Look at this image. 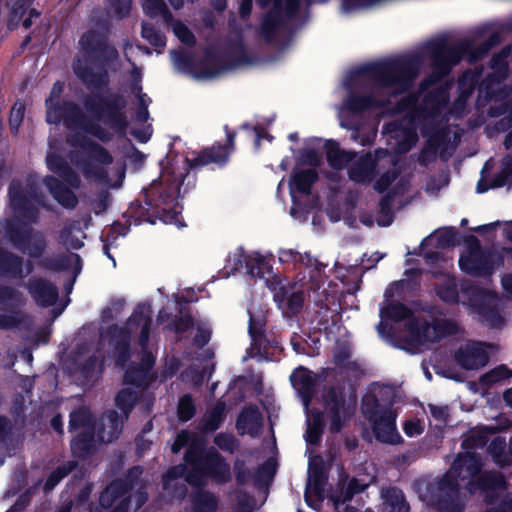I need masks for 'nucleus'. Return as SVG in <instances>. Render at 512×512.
<instances>
[{"label":"nucleus","mask_w":512,"mask_h":512,"mask_svg":"<svg viewBox=\"0 0 512 512\" xmlns=\"http://www.w3.org/2000/svg\"><path fill=\"white\" fill-rule=\"evenodd\" d=\"M153 303L151 299L138 302L131 315L125 320H153Z\"/></svg>","instance_id":"obj_51"},{"label":"nucleus","mask_w":512,"mask_h":512,"mask_svg":"<svg viewBox=\"0 0 512 512\" xmlns=\"http://www.w3.org/2000/svg\"><path fill=\"white\" fill-rule=\"evenodd\" d=\"M328 397L330 399L327 400L326 406L329 412L330 429L336 432L340 430L343 421L350 415V408L334 391H331Z\"/></svg>","instance_id":"obj_34"},{"label":"nucleus","mask_w":512,"mask_h":512,"mask_svg":"<svg viewBox=\"0 0 512 512\" xmlns=\"http://www.w3.org/2000/svg\"><path fill=\"white\" fill-rule=\"evenodd\" d=\"M494 431L495 428L492 426L480 427L470 431L463 442V447L467 450L483 447L487 441V435L494 433Z\"/></svg>","instance_id":"obj_45"},{"label":"nucleus","mask_w":512,"mask_h":512,"mask_svg":"<svg viewBox=\"0 0 512 512\" xmlns=\"http://www.w3.org/2000/svg\"><path fill=\"white\" fill-rule=\"evenodd\" d=\"M46 165L62 181L55 176L47 175L44 178V185L62 207L74 209L78 204V198L69 187L78 189L81 184L80 176L61 155L54 152L47 154Z\"/></svg>","instance_id":"obj_9"},{"label":"nucleus","mask_w":512,"mask_h":512,"mask_svg":"<svg viewBox=\"0 0 512 512\" xmlns=\"http://www.w3.org/2000/svg\"><path fill=\"white\" fill-rule=\"evenodd\" d=\"M322 460L315 456L309 461L308 483L305 491L306 503L316 509L320 500L323 499L324 474L321 469Z\"/></svg>","instance_id":"obj_23"},{"label":"nucleus","mask_w":512,"mask_h":512,"mask_svg":"<svg viewBox=\"0 0 512 512\" xmlns=\"http://www.w3.org/2000/svg\"><path fill=\"white\" fill-rule=\"evenodd\" d=\"M137 399V392L127 387L121 390L117 395L116 405L120 410L127 414L132 409Z\"/></svg>","instance_id":"obj_52"},{"label":"nucleus","mask_w":512,"mask_h":512,"mask_svg":"<svg viewBox=\"0 0 512 512\" xmlns=\"http://www.w3.org/2000/svg\"><path fill=\"white\" fill-rule=\"evenodd\" d=\"M109 8L117 19L126 18L132 8L131 0H108Z\"/></svg>","instance_id":"obj_60"},{"label":"nucleus","mask_w":512,"mask_h":512,"mask_svg":"<svg viewBox=\"0 0 512 512\" xmlns=\"http://www.w3.org/2000/svg\"><path fill=\"white\" fill-rule=\"evenodd\" d=\"M400 170L397 168L389 169L384 172L374 183V189L378 193H384L388 190L390 185L399 177Z\"/></svg>","instance_id":"obj_56"},{"label":"nucleus","mask_w":512,"mask_h":512,"mask_svg":"<svg viewBox=\"0 0 512 512\" xmlns=\"http://www.w3.org/2000/svg\"><path fill=\"white\" fill-rule=\"evenodd\" d=\"M21 293L10 286L0 285V305L16 304L20 301Z\"/></svg>","instance_id":"obj_61"},{"label":"nucleus","mask_w":512,"mask_h":512,"mask_svg":"<svg viewBox=\"0 0 512 512\" xmlns=\"http://www.w3.org/2000/svg\"><path fill=\"white\" fill-rule=\"evenodd\" d=\"M491 344L470 341L460 346L455 354L457 363L466 370L484 367L489 361Z\"/></svg>","instance_id":"obj_18"},{"label":"nucleus","mask_w":512,"mask_h":512,"mask_svg":"<svg viewBox=\"0 0 512 512\" xmlns=\"http://www.w3.org/2000/svg\"><path fill=\"white\" fill-rule=\"evenodd\" d=\"M436 295L445 303L456 304L459 301V288L456 277L447 275L434 287Z\"/></svg>","instance_id":"obj_38"},{"label":"nucleus","mask_w":512,"mask_h":512,"mask_svg":"<svg viewBox=\"0 0 512 512\" xmlns=\"http://www.w3.org/2000/svg\"><path fill=\"white\" fill-rule=\"evenodd\" d=\"M261 8L270 9L263 15L259 36L267 44L277 43V35L281 29H289V21L298 16L301 2L300 0H256Z\"/></svg>","instance_id":"obj_11"},{"label":"nucleus","mask_w":512,"mask_h":512,"mask_svg":"<svg viewBox=\"0 0 512 512\" xmlns=\"http://www.w3.org/2000/svg\"><path fill=\"white\" fill-rule=\"evenodd\" d=\"M70 429L79 430V434L72 440V452L77 457L89 454L94 446V424L88 409L80 408L70 415Z\"/></svg>","instance_id":"obj_17"},{"label":"nucleus","mask_w":512,"mask_h":512,"mask_svg":"<svg viewBox=\"0 0 512 512\" xmlns=\"http://www.w3.org/2000/svg\"><path fill=\"white\" fill-rule=\"evenodd\" d=\"M459 267L473 277H488L493 274L494 262L489 253L476 249L466 256H460Z\"/></svg>","instance_id":"obj_20"},{"label":"nucleus","mask_w":512,"mask_h":512,"mask_svg":"<svg viewBox=\"0 0 512 512\" xmlns=\"http://www.w3.org/2000/svg\"><path fill=\"white\" fill-rule=\"evenodd\" d=\"M122 426V417H120L115 411L108 413L102 419V428L98 432L100 441L108 443L116 439L122 430Z\"/></svg>","instance_id":"obj_37"},{"label":"nucleus","mask_w":512,"mask_h":512,"mask_svg":"<svg viewBox=\"0 0 512 512\" xmlns=\"http://www.w3.org/2000/svg\"><path fill=\"white\" fill-rule=\"evenodd\" d=\"M226 134L225 143L214 142L210 146L203 147L198 152H193V158H185L186 173L174 169L165 170L159 179L154 180L148 188L143 190V199L132 201L124 213V217L135 225L147 222L155 224L157 220L165 224H175L184 227L179 221L182 213V205L178 202L180 188L188 176V170H199L204 166L214 165L219 169L224 168L230 161L232 153L236 149V131L230 130L224 125Z\"/></svg>","instance_id":"obj_2"},{"label":"nucleus","mask_w":512,"mask_h":512,"mask_svg":"<svg viewBox=\"0 0 512 512\" xmlns=\"http://www.w3.org/2000/svg\"><path fill=\"white\" fill-rule=\"evenodd\" d=\"M141 36L155 48H164L166 46L167 39L165 34L152 23L142 22Z\"/></svg>","instance_id":"obj_44"},{"label":"nucleus","mask_w":512,"mask_h":512,"mask_svg":"<svg viewBox=\"0 0 512 512\" xmlns=\"http://www.w3.org/2000/svg\"><path fill=\"white\" fill-rule=\"evenodd\" d=\"M419 289L420 282L415 279H401L389 284L380 306V320H419V318H411L412 311L408 309L407 304L401 302L406 291L414 292Z\"/></svg>","instance_id":"obj_13"},{"label":"nucleus","mask_w":512,"mask_h":512,"mask_svg":"<svg viewBox=\"0 0 512 512\" xmlns=\"http://www.w3.org/2000/svg\"><path fill=\"white\" fill-rule=\"evenodd\" d=\"M175 36L186 46L193 47L196 44V37L193 32L181 21L176 20L170 24Z\"/></svg>","instance_id":"obj_50"},{"label":"nucleus","mask_w":512,"mask_h":512,"mask_svg":"<svg viewBox=\"0 0 512 512\" xmlns=\"http://www.w3.org/2000/svg\"><path fill=\"white\" fill-rule=\"evenodd\" d=\"M189 445L185 456V465L169 470L164 478L163 488L170 495L180 497L184 494L183 482L198 487L205 483L208 476L216 481H225L230 477V468L212 451L205 457L200 455L201 442L189 432H180L172 445V452L178 453L182 447Z\"/></svg>","instance_id":"obj_4"},{"label":"nucleus","mask_w":512,"mask_h":512,"mask_svg":"<svg viewBox=\"0 0 512 512\" xmlns=\"http://www.w3.org/2000/svg\"><path fill=\"white\" fill-rule=\"evenodd\" d=\"M381 512H408L409 506L401 490L388 488L381 493Z\"/></svg>","instance_id":"obj_36"},{"label":"nucleus","mask_w":512,"mask_h":512,"mask_svg":"<svg viewBox=\"0 0 512 512\" xmlns=\"http://www.w3.org/2000/svg\"><path fill=\"white\" fill-rule=\"evenodd\" d=\"M198 300L192 288L166 296L155 320H201L199 310L195 307Z\"/></svg>","instance_id":"obj_15"},{"label":"nucleus","mask_w":512,"mask_h":512,"mask_svg":"<svg viewBox=\"0 0 512 512\" xmlns=\"http://www.w3.org/2000/svg\"><path fill=\"white\" fill-rule=\"evenodd\" d=\"M292 386L301 397L307 413V431L305 439L309 444L316 443L322 433L323 415L320 412L309 414V401L315 390L316 378L309 370L299 367L290 376Z\"/></svg>","instance_id":"obj_14"},{"label":"nucleus","mask_w":512,"mask_h":512,"mask_svg":"<svg viewBox=\"0 0 512 512\" xmlns=\"http://www.w3.org/2000/svg\"><path fill=\"white\" fill-rule=\"evenodd\" d=\"M148 335H149V326H148V324H145L144 327L142 328L141 336L139 339V343L143 350H146V345L148 342ZM153 364H154L153 355L151 353L144 351L141 367L138 369H129L126 371V374H125L126 383H131L138 387L146 384V382L151 379L149 370L153 366Z\"/></svg>","instance_id":"obj_24"},{"label":"nucleus","mask_w":512,"mask_h":512,"mask_svg":"<svg viewBox=\"0 0 512 512\" xmlns=\"http://www.w3.org/2000/svg\"><path fill=\"white\" fill-rule=\"evenodd\" d=\"M78 45L79 51L73 58L71 67L77 79L90 91L83 95L81 103L92 119L74 101H60L63 83L57 81L45 101L46 122L58 125L63 121L69 129H81L99 141L108 143L114 134L99 122H103L119 135H125L129 126L125 97L109 89V68L118 61L119 52L110 41L109 32L96 28L83 32Z\"/></svg>","instance_id":"obj_1"},{"label":"nucleus","mask_w":512,"mask_h":512,"mask_svg":"<svg viewBox=\"0 0 512 512\" xmlns=\"http://www.w3.org/2000/svg\"><path fill=\"white\" fill-rule=\"evenodd\" d=\"M41 265L52 271H64L70 267V260L67 256H59L56 258H45Z\"/></svg>","instance_id":"obj_62"},{"label":"nucleus","mask_w":512,"mask_h":512,"mask_svg":"<svg viewBox=\"0 0 512 512\" xmlns=\"http://www.w3.org/2000/svg\"><path fill=\"white\" fill-rule=\"evenodd\" d=\"M253 62V57L248 53L243 39L239 38L230 41L223 53L213 49L206 50L202 61V72L207 77H215L224 71Z\"/></svg>","instance_id":"obj_12"},{"label":"nucleus","mask_w":512,"mask_h":512,"mask_svg":"<svg viewBox=\"0 0 512 512\" xmlns=\"http://www.w3.org/2000/svg\"><path fill=\"white\" fill-rule=\"evenodd\" d=\"M468 48L465 44H449L446 37H439L426 43L424 52L431 61L432 71L423 80L421 86H428L441 81L454 66L464 58V52Z\"/></svg>","instance_id":"obj_10"},{"label":"nucleus","mask_w":512,"mask_h":512,"mask_svg":"<svg viewBox=\"0 0 512 512\" xmlns=\"http://www.w3.org/2000/svg\"><path fill=\"white\" fill-rule=\"evenodd\" d=\"M460 244V234L455 227H448L437 238L438 248H450Z\"/></svg>","instance_id":"obj_53"},{"label":"nucleus","mask_w":512,"mask_h":512,"mask_svg":"<svg viewBox=\"0 0 512 512\" xmlns=\"http://www.w3.org/2000/svg\"><path fill=\"white\" fill-rule=\"evenodd\" d=\"M24 260L21 256L0 247V278L21 279Z\"/></svg>","instance_id":"obj_33"},{"label":"nucleus","mask_w":512,"mask_h":512,"mask_svg":"<svg viewBox=\"0 0 512 512\" xmlns=\"http://www.w3.org/2000/svg\"><path fill=\"white\" fill-rule=\"evenodd\" d=\"M319 175L315 168L310 169H293L289 180L290 193L297 192L303 195L311 193L313 185L318 181Z\"/></svg>","instance_id":"obj_30"},{"label":"nucleus","mask_w":512,"mask_h":512,"mask_svg":"<svg viewBox=\"0 0 512 512\" xmlns=\"http://www.w3.org/2000/svg\"><path fill=\"white\" fill-rule=\"evenodd\" d=\"M396 415L392 410L377 411L372 417L376 438L384 443L397 444L401 440L395 425Z\"/></svg>","instance_id":"obj_22"},{"label":"nucleus","mask_w":512,"mask_h":512,"mask_svg":"<svg viewBox=\"0 0 512 512\" xmlns=\"http://www.w3.org/2000/svg\"><path fill=\"white\" fill-rule=\"evenodd\" d=\"M10 206L16 217L21 220H6L4 237L11 245L33 259L43 256L47 249L45 236L28 225L37 224L40 218L38 207L30 201L26 189L20 182L12 181L8 188Z\"/></svg>","instance_id":"obj_5"},{"label":"nucleus","mask_w":512,"mask_h":512,"mask_svg":"<svg viewBox=\"0 0 512 512\" xmlns=\"http://www.w3.org/2000/svg\"><path fill=\"white\" fill-rule=\"evenodd\" d=\"M304 267L309 270L308 280H303V283L308 284V288L317 292L323 285V279L321 277L324 265L310 253L301 254V259H298L297 267Z\"/></svg>","instance_id":"obj_32"},{"label":"nucleus","mask_w":512,"mask_h":512,"mask_svg":"<svg viewBox=\"0 0 512 512\" xmlns=\"http://www.w3.org/2000/svg\"><path fill=\"white\" fill-rule=\"evenodd\" d=\"M262 426V417L255 407L245 409L237 420V429L242 434L255 436Z\"/></svg>","instance_id":"obj_35"},{"label":"nucleus","mask_w":512,"mask_h":512,"mask_svg":"<svg viewBox=\"0 0 512 512\" xmlns=\"http://www.w3.org/2000/svg\"><path fill=\"white\" fill-rule=\"evenodd\" d=\"M470 303L484 320H505L500 314L499 297L495 292L476 288L471 295Z\"/></svg>","instance_id":"obj_21"},{"label":"nucleus","mask_w":512,"mask_h":512,"mask_svg":"<svg viewBox=\"0 0 512 512\" xmlns=\"http://www.w3.org/2000/svg\"><path fill=\"white\" fill-rule=\"evenodd\" d=\"M477 87L476 76L471 72H465L458 81L459 98L462 101L469 99Z\"/></svg>","instance_id":"obj_49"},{"label":"nucleus","mask_w":512,"mask_h":512,"mask_svg":"<svg viewBox=\"0 0 512 512\" xmlns=\"http://www.w3.org/2000/svg\"><path fill=\"white\" fill-rule=\"evenodd\" d=\"M33 3L34 0H16L11 7L9 16L10 22H16V24H18L23 19Z\"/></svg>","instance_id":"obj_58"},{"label":"nucleus","mask_w":512,"mask_h":512,"mask_svg":"<svg viewBox=\"0 0 512 512\" xmlns=\"http://www.w3.org/2000/svg\"><path fill=\"white\" fill-rule=\"evenodd\" d=\"M248 256L249 255H246L243 247H239L234 253L229 254L224 266V270H226L227 275L239 272L243 268V265L246 264Z\"/></svg>","instance_id":"obj_48"},{"label":"nucleus","mask_w":512,"mask_h":512,"mask_svg":"<svg viewBox=\"0 0 512 512\" xmlns=\"http://www.w3.org/2000/svg\"><path fill=\"white\" fill-rule=\"evenodd\" d=\"M501 78L495 73L487 74L478 85L477 104L484 106L495 99V90L499 86Z\"/></svg>","instance_id":"obj_39"},{"label":"nucleus","mask_w":512,"mask_h":512,"mask_svg":"<svg viewBox=\"0 0 512 512\" xmlns=\"http://www.w3.org/2000/svg\"><path fill=\"white\" fill-rule=\"evenodd\" d=\"M388 104L387 100L378 99L372 94L360 95L350 92L345 100V108L354 115H359L371 109L383 108Z\"/></svg>","instance_id":"obj_28"},{"label":"nucleus","mask_w":512,"mask_h":512,"mask_svg":"<svg viewBox=\"0 0 512 512\" xmlns=\"http://www.w3.org/2000/svg\"><path fill=\"white\" fill-rule=\"evenodd\" d=\"M375 169L374 159L371 154L366 153L350 166L348 177L356 184H368L375 176Z\"/></svg>","instance_id":"obj_29"},{"label":"nucleus","mask_w":512,"mask_h":512,"mask_svg":"<svg viewBox=\"0 0 512 512\" xmlns=\"http://www.w3.org/2000/svg\"><path fill=\"white\" fill-rule=\"evenodd\" d=\"M421 65L422 57L418 54L400 56L358 66L350 72V77L365 78L375 87L394 89L395 94H402L413 86Z\"/></svg>","instance_id":"obj_6"},{"label":"nucleus","mask_w":512,"mask_h":512,"mask_svg":"<svg viewBox=\"0 0 512 512\" xmlns=\"http://www.w3.org/2000/svg\"><path fill=\"white\" fill-rule=\"evenodd\" d=\"M482 464L473 452L458 455L449 471L439 480L419 479L414 488L419 498L439 512H460V482L470 493L480 491L487 502L485 512H512V493L499 473L480 472Z\"/></svg>","instance_id":"obj_3"},{"label":"nucleus","mask_w":512,"mask_h":512,"mask_svg":"<svg viewBox=\"0 0 512 512\" xmlns=\"http://www.w3.org/2000/svg\"><path fill=\"white\" fill-rule=\"evenodd\" d=\"M127 305L124 297L114 296L109 299L108 304L102 309L100 320H116Z\"/></svg>","instance_id":"obj_46"},{"label":"nucleus","mask_w":512,"mask_h":512,"mask_svg":"<svg viewBox=\"0 0 512 512\" xmlns=\"http://www.w3.org/2000/svg\"><path fill=\"white\" fill-rule=\"evenodd\" d=\"M216 506V499L210 493L198 490L193 498L192 512H214Z\"/></svg>","instance_id":"obj_47"},{"label":"nucleus","mask_w":512,"mask_h":512,"mask_svg":"<svg viewBox=\"0 0 512 512\" xmlns=\"http://www.w3.org/2000/svg\"><path fill=\"white\" fill-rule=\"evenodd\" d=\"M75 231H81L79 222L74 221L65 225L59 233V241L68 249L79 250L84 246V243L78 237L73 235Z\"/></svg>","instance_id":"obj_42"},{"label":"nucleus","mask_w":512,"mask_h":512,"mask_svg":"<svg viewBox=\"0 0 512 512\" xmlns=\"http://www.w3.org/2000/svg\"><path fill=\"white\" fill-rule=\"evenodd\" d=\"M27 290L36 304L44 308L53 306L59 298L57 287L42 278L31 279Z\"/></svg>","instance_id":"obj_26"},{"label":"nucleus","mask_w":512,"mask_h":512,"mask_svg":"<svg viewBox=\"0 0 512 512\" xmlns=\"http://www.w3.org/2000/svg\"><path fill=\"white\" fill-rule=\"evenodd\" d=\"M67 142L70 146L78 147L87 154L88 157L80 151H71L69 154L72 164L81 170L86 179L103 180L107 177V171L101 165H110L113 162V156L105 147L80 133L69 137Z\"/></svg>","instance_id":"obj_8"},{"label":"nucleus","mask_w":512,"mask_h":512,"mask_svg":"<svg viewBox=\"0 0 512 512\" xmlns=\"http://www.w3.org/2000/svg\"><path fill=\"white\" fill-rule=\"evenodd\" d=\"M369 483L364 482L361 479H352L347 484V486L341 487L340 491L335 492L331 500L335 506L337 512H372L370 508H363L354 506L351 504L345 505L346 501L351 500L354 493H359L363 491Z\"/></svg>","instance_id":"obj_25"},{"label":"nucleus","mask_w":512,"mask_h":512,"mask_svg":"<svg viewBox=\"0 0 512 512\" xmlns=\"http://www.w3.org/2000/svg\"><path fill=\"white\" fill-rule=\"evenodd\" d=\"M378 334L389 344L420 351L421 346L435 342L445 335L455 333L456 322H379Z\"/></svg>","instance_id":"obj_7"},{"label":"nucleus","mask_w":512,"mask_h":512,"mask_svg":"<svg viewBox=\"0 0 512 512\" xmlns=\"http://www.w3.org/2000/svg\"><path fill=\"white\" fill-rule=\"evenodd\" d=\"M326 159L329 166L334 170H342L347 167L356 157V153L340 148L339 142L328 139L324 145Z\"/></svg>","instance_id":"obj_31"},{"label":"nucleus","mask_w":512,"mask_h":512,"mask_svg":"<svg viewBox=\"0 0 512 512\" xmlns=\"http://www.w3.org/2000/svg\"><path fill=\"white\" fill-rule=\"evenodd\" d=\"M497 38L498 36L494 34L487 41L477 46L473 45V43L468 40L460 41L459 44H466L468 46V48L464 52V57L467 58V61L470 64H475L487 56L491 47L496 42Z\"/></svg>","instance_id":"obj_40"},{"label":"nucleus","mask_w":512,"mask_h":512,"mask_svg":"<svg viewBox=\"0 0 512 512\" xmlns=\"http://www.w3.org/2000/svg\"><path fill=\"white\" fill-rule=\"evenodd\" d=\"M439 144L433 140H429L428 144L420 151L418 156V163L421 166H428L434 162L437 157Z\"/></svg>","instance_id":"obj_59"},{"label":"nucleus","mask_w":512,"mask_h":512,"mask_svg":"<svg viewBox=\"0 0 512 512\" xmlns=\"http://www.w3.org/2000/svg\"><path fill=\"white\" fill-rule=\"evenodd\" d=\"M396 196V192L394 190L388 191L379 202V213L382 216L388 217L387 221L382 222L379 224L382 226H389L392 223L393 220V210H392V204L394 197Z\"/></svg>","instance_id":"obj_55"},{"label":"nucleus","mask_w":512,"mask_h":512,"mask_svg":"<svg viewBox=\"0 0 512 512\" xmlns=\"http://www.w3.org/2000/svg\"><path fill=\"white\" fill-rule=\"evenodd\" d=\"M142 8L145 15L151 19L161 16L166 24H172L174 21V16L164 0H144Z\"/></svg>","instance_id":"obj_41"},{"label":"nucleus","mask_w":512,"mask_h":512,"mask_svg":"<svg viewBox=\"0 0 512 512\" xmlns=\"http://www.w3.org/2000/svg\"><path fill=\"white\" fill-rule=\"evenodd\" d=\"M317 307L314 320H342V312L344 311L340 299L323 290L322 295L315 301Z\"/></svg>","instance_id":"obj_27"},{"label":"nucleus","mask_w":512,"mask_h":512,"mask_svg":"<svg viewBox=\"0 0 512 512\" xmlns=\"http://www.w3.org/2000/svg\"><path fill=\"white\" fill-rule=\"evenodd\" d=\"M506 446V441L502 437H496L492 440L489 446V452L492 455L495 463L501 467L508 465L512 461V438L510 441L509 451L510 455L503 454Z\"/></svg>","instance_id":"obj_43"},{"label":"nucleus","mask_w":512,"mask_h":512,"mask_svg":"<svg viewBox=\"0 0 512 512\" xmlns=\"http://www.w3.org/2000/svg\"><path fill=\"white\" fill-rule=\"evenodd\" d=\"M223 412H224V405L223 404H218L213 409L211 414L208 416V418H207V420H206V422L204 424V429L206 431H210V432L216 430L219 427V424L222 421Z\"/></svg>","instance_id":"obj_63"},{"label":"nucleus","mask_w":512,"mask_h":512,"mask_svg":"<svg viewBox=\"0 0 512 512\" xmlns=\"http://www.w3.org/2000/svg\"><path fill=\"white\" fill-rule=\"evenodd\" d=\"M121 487L122 483L119 481H115L109 485L100 496L101 505L104 507H110L115 502L120 501V504L115 506L114 512H127L129 505H132L133 509L137 510L146 502V494L141 491H137L133 495L129 496L128 503H124V494H119Z\"/></svg>","instance_id":"obj_19"},{"label":"nucleus","mask_w":512,"mask_h":512,"mask_svg":"<svg viewBox=\"0 0 512 512\" xmlns=\"http://www.w3.org/2000/svg\"><path fill=\"white\" fill-rule=\"evenodd\" d=\"M303 280L305 275L298 282L283 284L282 281H275L269 285L274 292V301L285 317L298 316L304 307L305 291H312Z\"/></svg>","instance_id":"obj_16"},{"label":"nucleus","mask_w":512,"mask_h":512,"mask_svg":"<svg viewBox=\"0 0 512 512\" xmlns=\"http://www.w3.org/2000/svg\"><path fill=\"white\" fill-rule=\"evenodd\" d=\"M25 105L22 102H15L10 111L9 125L12 133H17L24 118Z\"/></svg>","instance_id":"obj_57"},{"label":"nucleus","mask_w":512,"mask_h":512,"mask_svg":"<svg viewBox=\"0 0 512 512\" xmlns=\"http://www.w3.org/2000/svg\"><path fill=\"white\" fill-rule=\"evenodd\" d=\"M510 377H512V371L509 370L507 367L501 365L494 368L490 372L484 374L480 378V383L483 385H492L494 383L508 379Z\"/></svg>","instance_id":"obj_54"},{"label":"nucleus","mask_w":512,"mask_h":512,"mask_svg":"<svg viewBox=\"0 0 512 512\" xmlns=\"http://www.w3.org/2000/svg\"><path fill=\"white\" fill-rule=\"evenodd\" d=\"M178 414L182 421H187L192 418L194 414V405L190 396H184L180 399L178 405Z\"/></svg>","instance_id":"obj_64"}]
</instances>
